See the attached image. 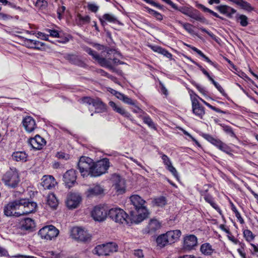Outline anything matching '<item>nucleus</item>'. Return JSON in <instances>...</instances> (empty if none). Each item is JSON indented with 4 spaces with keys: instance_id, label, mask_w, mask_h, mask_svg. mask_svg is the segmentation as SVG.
<instances>
[{
    "instance_id": "f257e3e1",
    "label": "nucleus",
    "mask_w": 258,
    "mask_h": 258,
    "mask_svg": "<svg viewBox=\"0 0 258 258\" xmlns=\"http://www.w3.org/2000/svg\"><path fill=\"white\" fill-rule=\"evenodd\" d=\"M131 204L137 211L136 215L131 212L132 223H139L146 219L148 215V211L145 206L146 201L138 195H133L130 198Z\"/></svg>"
},
{
    "instance_id": "f03ea898",
    "label": "nucleus",
    "mask_w": 258,
    "mask_h": 258,
    "mask_svg": "<svg viewBox=\"0 0 258 258\" xmlns=\"http://www.w3.org/2000/svg\"><path fill=\"white\" fill-rule=\"evenodd\" d=\"M2 181L9 187L16 188L20 181L18 171L15 168H11L4 174Z\"/></svg>"
},
{
    "instance_id": "7ed1b4c3",
    "label": "nucleus",
    "mask_w": 258,
    "mask_h": 258,
    "mask_svg": "<svg viewBox=\"0 0 258 258\" xmlns=\"http://www.w3.org/2000/svg\"><path fill=\"white\" fill-rule=\"evenodd\" d=\"M110 166L109 159L105 158L96 163L93 162L92 169L90 170V176L96 177L105 173Z\"/></svg>"
},
{
    "instance_id": "20e7f679",
    "label": "nucleus",
    "mask_w": 258,
    "mask_h": 258,
    "mask_svg": "<svg viewBox=\"0 0 258 258\" xmlns=\"http://www.w3.org/2000/svg\"><path fill=\"white\" fill-rule=\"evenodd\" d=\"M108 216L114 221L115 222L119 223H128V215L121 209L119 208H114L110 209L108 212Z\"/></svg>"
},
{
    "instance_id": "39448f33",
    "label": "nucleus",
    "mask_w": 258,
    "mask_h": 258,
    "mask_svg": "<svg viewBox=\"0 0 258 258\" xmlns=\"http://www.w3.org/2000/svg\"><path fill=\"white\" fill-rule=\"evenodd\" d=\"M118 246L115 242H108L98 245L94 249V253L100 255H108L110 253L117 251Z\"/></svg>"
},
{
    "instance_id": "423d86ee",
    "label": "nucleus",
    "mask_w": 258,
    "mask_h": 258,
    "mask_svg": "<svg viewBox=\"0 0 258 258\" xmlns=\"http://www.w3.org/2000/svg\"><path fill=\"white\" fill-rule=\"evenodd\" d=\"M93 162V160L89 157L82 156L80 158L78 167L83 177L90 175V170L92 169Z\"/></svg>"
},
{
    "instance_id": "0eeeda50",
    "label": "nucleus",
    "mask_w": 258,
    "mask_h": 258,
    "mask_svg": "<svg viewBox=\"0 0 258 258\" xmlns=\"http://www.w3.org/2000/svg\"><path fill=\"white\" fill-rule=\"evenodd\" d=\"M59 234V230L52 225H47L40 229L38 235L42 239L51 240Z\"/></svg>"
},
{
    "instance_id": "6e6552de",
    "label": "nucleus",
    "mask_w": 258,
    "mask_h": 258,
    "mask_svg": "<svg viewBox=\"0 0 258 258\" xmlns=\"http://www.w3.org/2000/svg\"><path fill=\"white\" fill-rule=\"evenodd\" d=\"M108 210L106 205H98L95 206L91 212V216L97 221H103L108 216Z\"/></svg>"
},
{
    "instance_id": "1a4fd4ad",
    "label": "nucleus",
    "mask_w": 258,
    "mask_h": 258,
    "mask_svg": "<svg viewBox=\"0 0 258 258\" xmlns=\"http://www.w3.org/2000/svg\"><path fill=\"white\" fill-rule=\"evenodd\" d=\"M110 180L112 183L113 187H114L118 195L123 194L125 192V181L120 175L117 174H112Z\"/></svg>"
},
{
    "instance_id": "9d476101",
    "label": "nucleus",
    "mask_w": 258,
    "mask_h": 258,
    "mask_svg": "<svg viewBox=\"0 0 258 258\" xmlns=\"http://www.w3.org/2000/svg\"><path fill=\"white\" fill-rule=\"evenodd\" d=\"M203 137L212 144L217 147L219 150L229 154L230 151V148L225 143L222 142L220 140L214 138L209 134H204Z\"/></svg>"
},
{
    "instance_id": "9b49d317",
    "label": "nucleus",
    "mask_w": 258,
    "mask_h": 258,
    "mask_svg": "<svg viewBox=\"0 0 258 258\" xmlns=\"http://www.w3.org/2000/svg\"><path fill=\"white\" fill-rule=\"evenodd\" d=\"M82 201L81 196L77 193H70L68 195L66 205L70 209L77 208Z\"/></svg>"
},
{
    "instance_id": "f8f14e48",
    "label": "nucleus",
    "mask_w": 258,
    "mask_h": 258,
    "mask_svg": "<svg viewBox=\"0 0 258 258\" xmlns=\"http://www.w3.org/2000/svg\"><path fill=\"white\" fill-rule=\"evenodd\" d=\"M161 227V223L157 219H151L147 226L143 229V233L154 234Z\"/></svg>"
},
{
    "instance_id": "ddd939ff",
    "label": "nucleus",
    "mask_w": 258,
    "mask_h": 258,
    "mask_svg": "<svg viewBox=\"0 0 258 258\" xmlns=\"http://www.w3.org/2000/svg\"><path fill=\"white\" fill-rule=\"evenodd\" d=\"M190 99L192 112L200 118H202L205 113L204 107L200 104L198 99L196 97H193L191 94H190Z\"/></svg>"
},
{
    "instance_id": "4468645a",
    "label": "nucleus",
    "mask_w": 258,
    "mask_h": 258,
    "mask_svg": "<svg viewBox=\"0 0 258 258\" xmlns=\"http://www.w3.org/2000/svg\"><path fill=\"white\" fill-rule=\"evenodd\" d=\"M198 239L197 237L192 234L184 237L183 244V248L186 250H191L197 245Z\"/></svg>"
},
{
    "instance_id": "2eb2a0df",
    "label": "nucleus",
    "mask_w": 258,
    "mask_h": 258,
    "mask_svg": "<svg viewBox=\"0 0 258 258\" xmlns=\"http://www.w3.org/2000/svg\"><path fill=\"white\" fill-rule=\"evenodd\" d=\"M74 238L82 241H86L90 239L89 235L82 228L74 227L72 231Z\"/></svg>"
},
{
    "instance_id": "dca6fc26",
    "label": "nucleus",
    "mask_w": 258,
    "mask_h": 258,
    "mask_svg": "<svg viewBox=\"0 0 258 258\" xmlns=\"http://www.w3.org/2000/svg\"><path fill=\"white\" fill-rule=\"evenodd\" d=\"M18 200H15L11 202H9L7 204L4 208V214L8 216H14L15 217V212L18 211Z\"/></svg>"
},
{
    "instance_id": "f3484780",
    "label": "nucleus",
    "mask_w": 258,
    "mask_h": 258,
    "mask_svg": "<svg viewBox=\"0 0 258 258\" xmlns=\"http://www.w3.org/2000/svg\"><path fill=\"white\" fill-rule=\"evenodd\" d=\"M76 179V171L73 169L68 170L63 176V181L69 187H72L75 183Z\"/></svg>"
},
{
    "instance_id": "a211bd4d",
    "label": "nucleus",
    "mask_w": 258,
    "mask_h": 258,
    "mask_svg": "<svg viewBox=\"0 0 258 258\" xmlns=\"http://www.w3.org/2000/svg\"><path fill=\"white\" fill-rule=\"evenodd\" d=\"M45 140L39 135H36L34 138H31L28 141L29 144L35 150H40L45 144Z\"/></svg>"
},
{
    "instance_id": "6ab92c4d",
    "label": "nucleus",
    "mask_w": 258,
    "mask_h": 258,
    "mask_svg": "<svg viewBox=\"0 0 258 258\" xmlns=\"http://www.w3.org/2000/svg\"><path fill=\"white\" fill-rule=\"evenodd\" d=\"M90 55L93 57V59L97 61L101 66L106 67L110 70L113 69L110 61L105 58L101 57L96 51L93 50V53Z\"/></svg>"
},
{
    "instance_id": "aec40b11",
    "label": "nucleus",
    "mask_w": 258,
    "mask_h": 258,
    "mask_svg": "<svg viewBox=\"0 0 258 258\" xmlns=\"http://www.w3.org/2000/svg\"><path fill=\"white\" fill-rule=\"evenodd\" d=\"M22 123L25 130L28 133L32 132L36 126L35 120L29 116L25 117L23 119Z\"/></svg>"
},
{
    "instance_id": "412c9836",
    "label": "nucleus",
    "mask_w": 258,
    "mask_h": 258,
    "mask_svg": "<svg viewBox=\"0 0 258 258\" xmlns=\"http://www.w3.org/2000/svg\"><path fill=\"white\" fill-rule=\"evenodd\" d=\"M41 180V185L44 189H51L56 183L54 178L51 175H44Z\"/></svg>"
},
{
    "instance_id": "4be33fe9",
    "label": "nucleus",
    "mask_w": 258,
    "mask_h": 258,
    "mask_svg": "<svg viewBox=\"0 0 258 258\" xmlns=\"http://www.w3.org/2000/svg\"><path fill=\"white\" fill-rule=\"evenodd\" d=\"M161 158L163 160L164 164L166 166V169L169 170L172 175L177 179L178 178V174L176 169L172 166L169 158L166 155L161 154Z\"/></svg>"
},
{
    "instance_id": "5701e85b",
    "label": "nucleus",
    "mask_w": 258,
    "mask_h": 258,
    "mask_svg": "<svg viewBox=\"0 0 258 258\" xmlns=\"http://www.w3.org/2000/svg\"><path fill=\"white\" fill-rule=\"evenodd\" d=\"M216 9L221 14L225 15L229 18H232L233 15L236 12V10L227 5L217 6Z\"/></svg>"
},
{
    "instance_id": "b1692460",
    "label": "nucleus",
    "mask_w": 258,
    "mask_h": 258,
    "mask_svg": "<svg viewBox=\"0 0 258 258\" xmlns=\"http://www.w3.org/2000/svg\"><path fill=\"white\" fill-rule=\"evenodd\" d=\"M64 57L72 64H76L81 67H84L85 66V63L78 55L76 54H67L64 55Z\"/></svg>"
},
{
    "instance_id": "393cba45",
    "label": "nucleus",
    "mask_w": 258,
    "mask_h": 258,
    "mask_svg": "<svg viewBox=\"0 0 258 258\" xmlns=\"http://www.w3.org/2000/svg\"><path fill=\"white\" fill-rule=\"evenodd\" d=\"M109 105L112 108L113 110L116 112L120 114L123 116L130 118L131 117V114L126 111L124 108L116 104L113 101H110Z\"/></svg>"
},
{
    "instance_id": "a878e982",
    "label": "nucleus",
    "mask_w": 258,
    "mask_h": 258,
    "mask_svg": "<svg viewBox=\"0 0 258 258\" xmlns=\"http://www.w3.org/2000/svg\"><path fill=\"white\" fill-rule=\"evenodd\" d=\"M166 234L169 241V244H171L179 239L181 232L179 230H174L169 231L166 232Z\"/></svg>"
},
{
    "instance_id": "bb28decb",
    "label": "nucleus",
    "mask_w": 258,
    "mask_h": 258,
    "mask_svg": "<svg viewBox=\"0 0 258 258\" xmlns=\"http://www.w3.org/2000/svg\"><path fill=\"white\" fill-rule=\"evenodd\" d=\"M93 106L95 109L94 113H103L107 111V105L99 98H96Z\"/></svg>"
},
{
    "instance_id": "cd10ccee",
    "label": "nucleus",
    "mask_w": 258,
    "mask_h": 258,
    "mask_svg": "<svg viewBox=\"0 0 258 258\" xmlns=\"http://www.w3.org/2000/svg\"><path fill=\"white\" fill-rule=\"evenodd\" d=\"M35 227L34 221L31 218H26L22 222L21 229L31 231Z\"/></svg>"
},
{
    "instance_id": "c85d7f7f",
    "label": "nucleus",
    "mask_w": 258,
    "mask_h": 258,
    "mask_svg": "<svg viewBox=\"0 0 258 258\" xmlns=\"http://www.w3.org/2000/svg\"><path fill=\"white\" fill-rule=\"evenodd\" d=\"M104 191L103 188L99 184L95 185L90 187L87 190L88 196H98L103 194Z\"/></svg>"
},
{
    "instance_id": "c756f323",
    "label": "nucleus",
    "mask_w": 258,
    "mask_h": 258,
    "mask_svg": "<svg viewBox=\"0 0 258 258\" xmlns=\"http://www.w3.org/2000/svg\"><path fill=\"white\" fill-rule=\"evenodd\" d=\"M208 189L205 190V192H202V195L204 196L205 200L209 203L211 206L214 208L215 210H217V212L220 214L222 215V211L220 208L218 206V205L214 203L213 201V199L212 197L209 194H205V192H207Z\"/></svg>"
},
{
    "instance_id": "7c9ffc66",
    "label": "nucleus",
    "mask_w": 258,
    "mask_h": 258,
    "mask_svg": "<svg viewBox=\"0 0 258 258\" xmlns=\"http://www.w3.org/2000/svg\"><path fill=\"white\" fill-rule=\"evenodd\" d=\"M18 211L17 212H15V217H19L22 215H27V213L25 211V199H20L18 200Z\"/></svg>"
},
{
    "instance_id": "2f4dec72",
    "label": "nucleus",
    "mask_w": 258,
    "mask_h": 258,
    "mask_svg": "<svg viewBox=\"0 0 258 258\" xmlns=\"http://www.w3.org/2000/svg\"><path fill=\"white\" fill-rule=\"evenodd\" d=\"M13 159L17 162H26L27 160V155L25 152L18 151L12 154Z\"/></svg>"
},
{
    "instance_id": "473e14b6",
    "label": "nucleus",
    "mask_w": 258,
    "mask_h": 258,
    "mask_svg": "<svg viewBox=\"0 0 258 258\" xmlns=\"http://www.w3.org/2000/svg\"><path fill=\"white\" fill-rule=\"evenodd\" d=\"M47 204L52 209H55L58 206V202L53 194H49L47 197Z\"/></svg>"
},
{
    "instance_id": "72a5a7b5",
    "label": "nucleus",
    "mask_w": 258,
    "mask_h": 258,
    "mask_svg": "<svg viewBox=\"0 0 258 258\" xmlns=\"http://www.w3.org/2000/svg\"><path fill=\"white\" fill-rule=\"evenodd\" d=\"M214 249L212 248V245L209 243H205L201 245L200 247L201 252L204 255H211Z\"/></svg>"
},
{
    "instance_id": "f704fd0d",
    "label": "nucleus",
    "mask_w": 258,
    "mask_h": 258,
    "mask_svg": "<svg viewBox=\"0 0 258 258\" xmlns=\"http://www.w3.org/2000/svg\"><path fill=\"white\" fill-rule=\"evenodd\" d=\"M166 233L165 234H162L158 236L156 239V242L158 246L161 247H163L167 245V244H169V241L168 240V238L167 236Z\"/></svg>"
},
{
    "instance_id": "c9c22d12",
    "label": "nucleus",
    "mask_w": 258,
    "mask_h": 258,
    "mask_svg": "<svg viewBox=\"0 0 258 258\" xmlns=\"http://www.w3.org/2000/svg\"><path fill=\"white\" fill-rule=\"evenodd\" d=\"M187 16L201 22H202L204 20V18L201 16L200 12L192 8L191 9Z\"/></svg>"
},
{
    "instance_id": "e433bc0d",
    "label": "nucleus",
    "mask_w": 258,
    "mask_h": 258,
    "mask_svg": "<svg viewBox=\"0 0 258 258\" xmlns=\"http://www.w3.org/2000/svg\"><path fill=\"white\" fill-rule=\"evenodd\" d=\"M25 211L27 214L34 212L36 210L37 205L36 203L33 202H30L28 200L25 199Z\"/></svg>"
},
{
    "instance_id": "4c0bfd02",
    "label": "nucleus",
    "mask_w": 258,
    "mask_h": 258,
    "mask_svg": "<svg viewBox=\"0 0 258 258\" xmlns=\"http://www.w3.org/2000/svg\"><path fill=\"white\" fill-rule=\"evenodd\" d=\"M90 20V17L89 16L83 17L81 14H78L76 20L77 24L78 25L83 26L86 24L89 23Z\"/></svg>"
},
{
    "instance_id": "58836bf2",
    "label": "nucleus",
    "mask_w": 258,
    "mask_h": 258,
    "mask_svg": "<svg viewBox=\"0 0 258 258\" xmlns=\"http://www.w3.org/2000/svg\"><path fill=\"white\" fill-rule=\"evenodd\" d=\"M139 117L143 119V122L145 124H147L149 127L153 128L155 130H157V128L154 122L149 115H147L145 116H143L142 115H140Z\"/></svg>"
},
{
    "instance_id": "ea45409f",
    "label": "nucleus",
    "mask_w": 258,
    "mask_h": 258,
    "mask_svg": "<svg viewBox=\"0 0 258 258\" xmlns=\"http://www.w3.org/2000/svg\"><path fill=\"white\" fill-rule=\"evenodd\" d=\"M235 18L236 21L240 23L241 26L246 27L248 25V18L245 15L237 14Z\"/></svg>"
},
{
    "instance_id": "a19ab883",
    "label": "nucleus",
    "mask_w": 258,
    "mask_h": 258,
    "mask_svg": "<svg viewBox=\"0 0 258 258\" xmlns=\"http://www.w3.org/2000/svg\"><path fill=\"white\" fill-rule=\"evenodd\" d=\"M197 8L202 10L204 12H208L213 15L214 16L220 18L222 20H224V18L221 16H220L217 13L214 12L213 11L210 10V9L206 7L202 4H198L197 5Z\"/></svg>"
},
{
    "instance_id": "79ce46f5",
    "label": "nucleus",
    "mask_w": 258,
    "mask_h": 258,
    "mask_svg": "<svg viewBox=\"0 0 258 258\" xmlns=\"http://www.w3.org/2000/svg\"><path fill=\"white\" fill-rule=\"evenodd\" d=\"M243 237L248 242H251L255 238V235L248 229L244 230L243 231Z\"/></svg>"
},
{
    "instance_id": "37998d69",
    "label": "nucleus",
    "mask_w": 258,
    "mask_h": 258,
    "mask_svg": "<svg viewBox=\"0 0 258 258\" xmlns=\"http://www.w3.org/2000/svg\"><path fill=\"white\" fill-rule=\"evenodd\" d=\"M195 95V96L194 97H196L197 98V97H198L199 98V99L202 101L207 106H208L209 108H210V109H211L212 110L217 112H219V113H223V114H226V112L225 111H223L214 106H212V105H211L210 104H209V103L207 102L206 101H205L204 100H203V99H202L201 98H200V97H199L197 94H194Z\"/></svg>"
},
{
    "instance_id": "c03bdc74",
    "label": "nucleus",
    "mask_w": 258,
    "mask_h": 258,
    "mask_svg": "<svg viewBox=\"0 0 258 258\" xmlns=\"http://www.w3.org/2000/svg\"><path fill=\"white\" fill-rule=\"evenodd\" d=\"M195 95V96L194 97H196L197 98V97H198L199 98V99L202 101L207 106H208L209 108H210V109H211L212 110L217 112H219V113H223V114H226V112L225 111H223L214 106H212V105H211L210 104H209V103L207 102L206 101H205L204 100H203V99H202L201 98H200V97H199L197 94H194Z\"/></svg>"
},
{
    "instance_id": "a18cd8bd",
    "label": "nucleus",
    "mask_w": 258,
    "mask_h": 258,
    "mask_svg": "<svg viewBox=\"0 0 258 258\" xmlns=\"http://www.w3.org/2000/svg\"><path fill=\"white\" fill-rule=\"evenodd\" d=\"M195 95V96L194 97H196L197 98V97H198L199 98V99L202 101L207 106H208L209 108H210V109H211L212 110L217 112H219V113H223V114H226V112L225 111H223L214 106H212V105H211L210 104H209V103L207 102L206 101H205L204 100H203V99H202L201 98H200V97H199L197 94H194Z\"/></svg>"
},
{
    "instance_id": "49530a36",
    "label": "nucleus",
    "mask_w": 258,
    "mask_h": 258,
    "mask_svg": "<svg viewBox=\"0 0 258 258\" xmlns=\"http://www.w3.org/2000/svg\"><path fill=\"white\" fill-rule=\"evenodd\" d=\"M195 95V96L194 97H196L197 98V97H198L199 98V99L202 101L207 106H208L209 108H210V109H211L212 110L217 112H219V113H223V114H226V112L225 111H223L214 106H212V105H211L210 104H209V103L207 102L206 101H205L204 100H203V99H202L201 98H200V97H199L197 94H194Z\"/></svg>"
},
{
    "instance_id": "de8ad7c7",
    "label": "nucleus",
    "mask_w": 258,
    "mask_h": 258,
    "mask_svg": "<svg viewBox=\"0 0 258 258\" xmlns=\"http://www.w3.org/2000/svg\"><path fill=\"white\" fill-rule=\"evenodd\" d=\"M103 19L106 21L110 23L120 24V22L117 20V18L113 15L110 14H105L103 15Z\"/></svg>"
},
{
    "instance_id": "09e8293b",
    "label": "nucleus",
    "mask_w": 258,
    "mask_h": 258,
    "mask_svg": "<svg viewBox=\"0 0 258 258\" xmlns=\"http://www.w3.org/2000/svg\"><path fill=\"white\" fill-rule=\"evenodd\" d=\"M145 8L149 14L153 16L157 20L161 21L163 20V16L160 13L147 7H145Z\"/></svg>"
},
{
    "instance_id": "8fccbe9b",
    "label": "nucleus",
    "mask_w": 258,
    "mask_h": 258,
    "mask_svg": "<svg viewBox=\"0 0 258 258\" xmlns=\"http://www.w3.org/2000/svg\"><path fill=\"white\" fill-rule=\"evenodd\" d=\"M96 100V98H93L91 97L86 96L82 97L80 99L81 103L83 104H86L89 105H94V102H95Z\"/></svg>"
},
{
    "instance_id": "3c124183",
    "label": "nucleus",
    "mask_w": 258,
    "mask_h": 258,
    "mask_svg": "<svg viewBox=\"0 0 258 258\" xmlns=\"http://www.w3.org/2000/svg\"><path fill=\"white\" fill-rule=\"evenodd\" d=\"M242 9L247 11L251 12L253 10V8L250 4L244 0H241L238 5Z\"/></svg>"
},
{
    "instance_id": "603ef678",
    "label": "nucleus",
    "mask_w": 258,
    "mask_h": 258,
    "mask_svg": "<svg viewBox=\"0 0 258 258\" xmlns=\"http://www.w3.org/2000/svg\"><path fill=\"white\" fill-rule=\"evenodd\" d=\"M154 202L155 204L159 207H163L166 204V198L164 197H160L155 199Z\"/></svg>"
},
{
    "instance_id": "864d4df0",
    "label": "nucleus",
    "mask_w": 258,
    "mask_h": 258,
    "mask_svg": "<svg viewBox=\"0 0 258 258\" xmlns=\"http://www.w3.org/2000/svg\"><path fill=\"white\" fill-rule=\"evenodd\" d=\"M177 22L180 25H181L184 28V29L188 32L191 33L192 32V26L190 24L187 23H184L180 21H177Z\"/></svg>"
},
{
    "instance_id": "5fc2aeb1",
    "label": "nucleus",
    "mask_w": 258,
    "mask_h": 258,
    "mask_svg": "<svg viewBox=\"0 0 258 258\" xmlns=\"http://www.w3.org/2000/svg\"><path fill=\"white\" fill-rule=\"evenodd\" d=\"M31 42L33 43L34 46H30V47L37 50H40L41 47L44 45V43L37 40L31 41Z\"/></svg>"
},
{
    "instance_id": "6e6d98bb",
    "label": "nucleus",
    "mask_w": 258,
    "mask_h": 258,
    "mask_svg": "<svg viewBox=\"0 0 258 258\" xmlns=\"http://www.w3.org/2000/svg\"><path fill=\"white\" fill-rule=\"evenodd\" d=\"M223 131L226 133L227 134L229 135L231 137H236V135L234 133L232 128L228 125H223L222 126Z\"/></svg>"
},
{
    "instance_id": "4d7b16f0",
    "label": "nucleus",
    "mask_w": 258,
    "mask_h": 258,
    "mask_svg": "<svg viewBox=\"0 0 258 258\" xmlns=\"http://www.w3.org/2000/svg\"><path fill=\"white\" fill-rule=\"evenodd\" d=\"M211 81L212 82L213 85L215 86V87L218 89V90L224 96H226L227 94L225 93L224 90L223 88L215 80L213 79Z\"/></svg>"
},
{
    "instance_id": "13d9d810",
    "label": "nucleus",
    "mask_w": 258,
    "mask_h": 258,
    "mask_svg": "<svg viewBox=\"0 0 258 258\" xmlns=\"http://www.w3.org/2000/svg\"><path fill=\"white\" fill-rule=\"evenodd\" d=\"M191 8V7L188 8L187 7H181L180 8L177 7V9H174L180 12L183 14L187 16Z\"/></svg>"
},
{
    "instance_id": "bf43d9fd",
    "label": "nucleus",
    "mask_w": 258,
    "mask_h": 258,
    "mask_svg": "<svg viewBox=\"0 0 258 258\" xmlns=\"http://www.w3.org/2000/svg\"><path fill=\"white\" fill-rule=\"evenodd\" d=\"M66 10V7L63 6H59L57 10V18L61 20Z\"/></svg>"
},
{
    "instance_id": "052dcab7",
    "label": "nucleus",
    "mask_w": 258,
    "mask_h": 258,
    "mask_svg": "<svg viewBox=\"0 0 258 258\" xmlns=\"http://www.w3.org/2000/svg\"><path fill=\"white\" fill-rule=\"evenodd\" d=\"M46 31L49 33V35L58 38L59 37V34L58 31L56 30H52L50 29H46Z\"/></svg>"
},
{
    "instance_id": "680f3d73",
    "label": "nucleus",
    "mask_w": 258,
    "mask_h": 258,
    "mask_svg": "<svg viewBox=\"0 0 258 258\" xmlns=\"http://www.w3.org/2000/svg\"><path fill=\"white\" fill-rule=\"evenodd\" d=\"M122 101L126 104L135 105V101L133 100L131 98L128 97L127 96L125 95Z\"/></svg>"
},
{
    "instance_id": "e2e57ef3",
    "label": "nucleus",
    "mask_w": 258,
    "mask_h": 258,
    "mask_svg": "<svg viewBox=\"0 0 258 258\" xmlns=\"http://www.w3.org/2000/svg\"><path fill=\"white\" fill-rule=\"evenodd\" d=\"M88 10L92 12L96 13L98 11L99 7L94 4H88L87 6Z\"/></svg>"
},
{
    "instance_id": "0e129e2a",
    "label": "nucleus",
    "mask_w": 258,
    "mask_h": 258,
    "mask_svg": "<svg viewBox=\"0 0 258 258\" xmlns=\"http://www.w3.org/2000/svg\"><path fill=\"white\" fill-rule=\"evenodd\" d=\"M56 156L58 159H61L67 160V159H69V154H65L64 153L62 152H57L56 155Z\"/></svg>"
},
{
    "instance_id": "69168bd1",
    "label": "nucleus",
    "mask_w": 258,
    "mask_h": 258,
    "mask_svg": "<svg viewBox=\"0 0 258 258\" xmlns=\"http://www.w3.org/2000/svg\"><path fill=\"white\" fill-rule=\"evenodd\" d=\"M228 238L230 241H231L234 244L239 243L240 245H241V247H242V246L244 245V244L240 243L237 239L235 238L233 235H231V234H228Z\"/></svg>"
},
{
    "instance_id": "338daca9",
    "label": "nucleus",
    "mask_w": 258,
    "mask_h": 258,
    "mask_svg": "<svg viewBox=\"0 0 258 258\" xmlns=\"http://www.w3.org/2000/svg\"><path fill=\"white\" fill-rule=\"evenodd\" d=\"M118 99L120 100H122L124 95L121 93H120L116 90H113L111 92Z\"/></svg>"
},
{
    "instance_id": "774afa93",
    "label": "nucleus",
    "mask_w": 258,
    "mask_h": 258,
    "mask_svg": "<svg viewBox=\"0 0 258 258\" xmlns=\"http://www.w3.org/2000/svg\"><path fill=\"white\" fill-rule=\"evenodd\" d=\"M160 54H163L164 56L170 59H171L172 57V54L164 48H162Z\"/></svg>"
}]
</instances>
